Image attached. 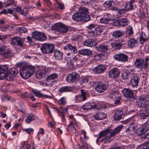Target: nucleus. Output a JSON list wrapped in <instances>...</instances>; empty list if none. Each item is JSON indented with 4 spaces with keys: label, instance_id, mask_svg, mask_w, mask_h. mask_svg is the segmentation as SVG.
I'll list each match as a JSON object with an SVG mask.
<instances>
[{
    "label": "nucleus",
    "instance_id": "48",
    "mask_svg": "<svg viewBox=\"0 0 149 149\" xmlns=\"http://www.w3.org/2000/svg\"><path fill=\"white\" fill-rule=\"evenodd\" d=\"M5 77L6 78V80L10 81L14 78L15 77L12 74H11L10 72H8Z\"/></svg>",
    "mask_w": 149,
    "mask_h": 149
},
{
    "label": "nucleus",
    "instance_id": "1",
    "mask_svg": "<svg viewBox=\"0 0 149 149\" xmlns=\"http://www.w3.org/2000/svg\"><path fill=\"white\" fill-rule=\"evenodd\" d=\"M17 66L21 67L20 75L24 79L29 78L33 75L35 71V68L32 65H27L23 63L17 64Z\"/></svg>",
    "mask_w": 149,
    "mask_h": 149
},
{
    "label": "nucleus",
    "instance_id": "42",
    "mask_svg": "<svg viewBox=\"0 0 149 149\" xmlns=\"http://www.w3.org/2000/svg\"><path fill=\"white\" fill-rule=\"evenodd\" d=\"M146 132L145 131L144 128L142 127V126L136 131L137 134L139 136H141Z\"/></svg>",
    "mask_w": 149,
    "mask_h": 149
},
{
    "label": "nucleus",
    "instance_id": "25",
    "mask_svg": "<svg viewBox=\"0 0 149 149\" xmlns=\"http://www.w3.org/2000/svg\"><path fill=\"white\" fill-rule=\"evenodd\" d=\"M78 53L82 55L90 56L92 54V52L91 50L87 49H82L78 51Z\"/></svg>",
    "mask_w": 149,
    "mask_h": 149
},
{
    "label": "nucleus",
    "instance_id": "41",
    "mask_svg": "<svg viewBox=\"0 0 149 149\" xmlns=\"http://www.w3.org/2000/svg\"><path fill=\"white\" fill-rule=\"evenodd\" d=\"M82 21L87 22L91 19V17L89 15L86 13H82Z\"/></svg>",
    "mask_w": 149,
    "mask_h": 149
},
{
    "label": "nucleus",
    "instance_id": "28",
    "mask_svg": "<svg viewBox=\"0 0 149 149\" xmlns=\"http://www.w3.org/2000/svg\"><path fill=\"white\" fill-rule=\"evenodd\" d=\"M105 66L103 65H100L95 68L93 69L94 72L97 73H101L103 72L105 70Z\"/></svg>",
    "mask_w": 149,
    "mask_h": 149
},
{
    "label": "nucleus",
    "instance_id": "15",
    "mask_svg": "<svg viewBox=\"0 0 149 149\" xmlns=\"http://www.w3.org/2000/svg\"><path fill=\"white\" fill-rule=\"evenodd\" d=\"M103 31V29L102 28L98 26L95 28V30L91 31L88 32V35L91 37H94L100 35Z\"/></svg>",
    "mask_w": 149,
    "mask_h": 149
},
{
    "label": "nucleus",
    "instance_id": "59",
    "mask_svg": "<svg viewBox=\"0 0 149 149\" xmlns=\"http://www.w3.org/2000/svg\"><path fill=\"white\" fill-rule=\"evenodd\" d=\"M142 127L144 128L145 131L147 132L149 129V123H146L141 125Z\"/></svg>",
    "mask_w": 149,
    "mask_h": 149
},
{
    "label": "nucleus",
    "instance_id": "13",
    "mask_svg": "<svg viewBox=\"0 0 149 149\" xmlns=\"http://www.w3.org/2000/svg\"><path fill=\"white\" fill-rule=\"evenodd\" d=\"M122 92L123 95L130 101L133 100L135 98L132 91L128 88L122 90Z\"/></svg>",
    "mask_w": 149,
    "mask_h": 149
},
{
    "label": "nucleus",
    "instance_id": "38",
    "mask_svg": "<svg viewBox=\"0 0 149 149\" xmlns=\"http://www.w3.org/2000/svg\"><path fill=\"white\" fill-rule=\"evenodd\" d=\"M58 77V75L56 73H53L48 75L47 78V82H49L50 81L56 79Z\"/></svg>",
    "mask_w": 149,
    "mask_h": 149
},
{
    "label": "nucleus",
    "instance_id": "62",
    "mask_svg": "<svg viewBox=\"0 0 149 149\" xmlns=\"http://www.w3.org/2000/svg\"><path fill=\"white\" fill-rule=\"evenodd\" d=\"M122 77L124 80L127 79H128V76L126 72H123L122 74Z\"/></svg>",
    "mask_w": 149,
    "mask_h": 149
},
{
    "label": "nucleus",
    "instance_id": "7",
    "mask_svg": "<svg viewBox=\"0 0 149 149\" xmlns=\"http://www.w3.org/2000/svg\"><path fill=\"white\" fill-rule=\"evenodd\" d=\"M99 135V136L96 141L97 144H98L99 140L101 139L100 141L104 144L109 143L111 142L104 130L100 132Z\"/></svg>",
    "mask_w": 149,
    "mask_h": 149
},
{
    "label": "nucleus",
    "instance_id": "21",
    "mask_svg": "<svg viewBox=\"0 0 149 149\" xmlns=\"http://www.w3.org/2000/svg\"><path fill=\"white\" fill-rule=\"evenodd\" d=\"M97 43L95 40L92 38H89L86 40L83 43L84 45L86 46L92 47L97 45Z\"/></svg>",
    "mask_w": 149,
    "mask_h": 149
},
{
    "label": "nucleus",
    "instance_id": "22",
    "mask_svg": "<svg viewBox=\"0 0 149 149\" xmlns=\"http://www.w3.org/2000/svg\"><path fill=\"white\" fill-rule=\"evenodd\" d=\"M63 49L65 50L68 49L72 53L76 54L77 52V47L75 46L72 45L70 43L67 44L66 46L64 47Z\"/></svg>",
    "mask_w": 149,
    "mask_h": 149
},
{
    "label": "nucleus",
    "instance_id": "34",
    "mask_svg": "<svg viewBox=\"0 0 149 149\" xmlns=\"http://www.w3.org/2000/svg\"><path fill=\"white\" fill-rule=\"evenodd\" d=\"M82 13L79 12L74 13L72 16L73 19L77 21H82Z\"/></svg>",
    "mask_w": 149,
    "mask_h": 149
},
{
    "label": "nucleus",
    "instance_id": "8",
    "mask_svg": "<svg viewBox=\"0 0 149 149\" xmlns=\"http://www.w3.org/2000/svg\"><path fill=\"white\" fill-rule=\"evenodd\" d=\"M32 36L34 39L40 41H43L46 39V36L44 33L38 31L33 32Z\"/></svg>",
    "mask_w": 149,
    "mask_h": 149
},
{
    "label": "nucleus",
    "instance_id": "27",
    "mask_svg": "<svg viewBox=\"0 0 149 149\" xmlns=\"http://www.w3.org/2000/svg\"><path fill=\"white\" fill-rule=\"evenodd\" d=\"M123 112L121 110H117L115 113L113 118L115 121L119 120L121 118L123 115Z\"/></svg>",
    "mask_w": 149,
    "mask_h": 149
},
{
    "label": "nucleus",
    "instance_id": "2",
    "mask_svg": "<svg viewBox=\"0 0 149 149\" xmlns=\"http://www.w3.org/2000/svg\"><path fill=\"white\" fill-rule=\"evenodd\" d=\"M137 102L139 107H147L149 105V96L148 95L141 96L137 99Z\"/></svg>",
    "mask_w": 149,
    "mask_h": 149
},
{
    "label": "nucleus",
    "instance_id": "37",
    "mask_svg": "<svg viewBox=\"0 0 149 149\" xmlns=\"http://www.w3.org/2000/svg\"><path fill=\"white\" fill-rule=\"evenodd\" d=\"M54 56L56 59L58 60H61L62 58L63 54L59 50H55L54 53Z\"/></svg>",
    "mask_w": 149,
    "mask_h": 149
},
{
    "label": "nucleus",
    "instance_id": "11",
    "mask_svg": "<svg viewBox=\"0 0 149 149\" xmlns=\"http://www.w3.org/2000/svg\"><path fill=\"white\" fill-rule=\"evenodd\" d=\"M25 40L24 38H21L19 37H14L11 39V44L13 45H18L21 47H23Z\"/></svg>",
    "mask_w": 149,
    "mask_h": 149
},
{
    "label": "nucleus",
    "instance_id": "61",
    "mask_svg": "<svg viewBox=\"0 0 149 149\" xmlns=\"http://www.w3.org/2000/svg\"><path fill=\"white\" fill-rule=\"evenodd\" d=\"M121 99V97L119 95V97H116L115 99H113L115 101L114 104H118L120 102V100Z\"/></svg>",
    "mask_w": 149,
    "mask_h": 149
},
{
    "label": "nucleus",
    "instance_id": "32",
    "mask_svg": "<svg viewBox=\"0 0 149 149\" xmlns=\"http://www.w3.org/2000/svg\"><path fill=\"white\" fill-rule=\"evenodd\" d=\"M148 115L149 112L146 110H142L140 112L139 116L142 119H146Z\"/></svg>",
    "mask_w": 149,
    "mask_h": 149
},
{
    "label": "nucleus",
    "instance_id": "54",
    "mask_svg": "<svg viewBox=\"0 0 149 149\" xmlns=\"http://www.w3.org/2000/svg\"><path fill=\"white\" fill-rule=\"evenodd\" d=\"M109 96L112 99H115L116 97H119V94L116 93V92H114L113 93L110 94Z\"/></svg>",
    "mask_w": 149,
    "mask_h": 149
},
{
    "label": "nucleus",
    "instance_id": "50",
    "mask_svg": "<svg viewBox=\"0 0 149 149\" xmlns=\"http://www.w3.org/2000/svg\"><path fill=\"white\" fill-rule=\"evenodd\" d=\"M113 0H110L105 1L103 3L105 7H111L112 6V3L113 2Z\"/></svg>",
    "mask_w": 149,
    "mask_h": 149
},
{
    "label": "nucleus",
    "instance_id": "51",
    "mask_svg": "<svg viewBox=\"0 0 149 149\" xmlns=\"http://www.w3.org/2000/svg\"><path fill=\"white\" fill-rule=\"evenodd\" d=\"M103 57L102 54H95L94 56V59L96 61H99L101 58Z\"/></svg>",
    "mask_w": 149,
    "mask_h": 149
},
{
    "label": "nucleus",
    "instance_id": "39",
    "mask_svg": "<svg viewBox=\"0 0 149 149\" xmlns=\"http://www.w3.org/2000/svg\"><path fill=\"white\" fill-rule=\"evenodd\" d=\"M135 2L134 0H130V1L128 2H126L125 7L128 10H130L132 9L133 6L132 5L133 3Z\"/></svg>",
    "mask_w": 149,
    "mask_h": 149
},
{
    "label": "nucleus",
    "instance_id": "64",
    "mask_svg": "<svg viewBox=\"0 0 149 149\" xmlns=\"http://www.w3.org/2000/svg\"><path fill=\"white\" fill-rule=\"evenodd\" d=\"M74 123L71 121L70 122V124L68 125V128H70L71 129H75L74 127Z\"/></svg>",
    "mask_w": 149,
    "mask_h": 149
},
{
    "label": "nucleus",
    "instance_id": "63",
    "mask_svg": "<svg viewBox=\"0 0 149 149\" xmlns=\"http://www.w3.org/2000/svg\"><path fill=\"white\" fill-rule=\"evenodd\" d=\"M95 27V25L94 24H92L89 25L87 28L88 29L91 30L94 28Z\"/></svg>",
    "mask_w": 149,
    "mask_h": 149
},
{
    "label": "nucleus",
    "instance_id": "49",
    "mask_svg": "<svg viewBox=\"0 0 149 149\" xmlns=\"http://www.w3.org/2000/svg\"><path fill=\"white\" fill-rule=\"evenodd\" d=\"M17 31L19 33H25L27 31L26 29L24 27L18 28L17 29Z\"/></svg>",
    "mask_w": 149,
    "mask_h": 149
},
{
    "label": "nucleus",
    "instance_id": "20",
    "mask_svg": "<svg viewBox=\"0 0 149 149\" xmlns=\"http://www.w3.org/2000/svg\"><path fill=\"white\" fill-rule=\"evenodd\" d=\"M138 43V40L133 38H130L127 41V45L131 48L137 46Z\"/></svg>",
    "mask_w": 149,
    "mask_h": 149
},
{
    "label": "nucleus",
    "instance_id": "60",
    "mask_svg": "<svg viewBox=\"0 0 149 149\" xmlns=\"http://www.w3.org/2000/svg\"><path fill=\"white\" fill-rule=\"evenodd\" d=\"M23 130L28 134H30L33 132V129L32 128L23 129Z\"/></svg>",
    "mask_w": 149,
    "mask_h": 149
},
{
    "label": "nucleus",
    "instance_id": "56",
    "mask_svg": "<svg viewBox=\"0 0 149 149\" xmlns=\"http://www.w3.org/2000/svg\"><path fill=\"white\" fill-rule=\"evenodd\" d=\"M88 10L87 8L81 7L79 9V12L81 13H86L88 12Z\"/></svg>",
    "mask_w": 149,
    "mask_h": 149
},
{
    "label": "nucleus",
    "instance_id": "47",
    "mask_svg": "<svg viewBox=\"0 0 149 149\" xmlns=\"http://www.w3.org/2000/svg\"><path fill=\"white\" fill-rule=\"evenodd\" d=\"M16 11L18 13L22 15H25L24 10H22V8L18 6H17L15 8Z\"/></svg>",
    "mask_w": 149,
    "mask_h": 149
},
{
    "label": "nucleus",
    "instance_id": "31",
    "mask_svg": "<svg viewBox=\"0 0 149 149\" xmlns=\"http://www.w3.org/2000/svg\"><path fill=\"white\" fill-rule=\"evenodd\" d=\"M32 92L36 96L38 97H45L46 98H50L51 97V96L49 95H43L40 91H39L38 90H33L32 91Z\"/></svg>",
    "mask_w": 149,
    "mask_h": 149
},
{
    "label": "nucleus",
    "instance_id": "16",
    "mask_svg": "<svg viewBox=\"0 0 149 149\" xmlns=\"http://www.w3.org/2000/svg\"><path fill=\"white\" fill-rule=\"evenodd\" d=\"M81 95H76L75 97V100L77 102H80L82 101H85L86 100L87 94L84 90H81Z\"/></svg>",
    "mask_w": 149,
    "mask_h": 149
},
{
    "label": "nucleus",
    "instance_id": "29",
    "mask_svg": "<svg viewBox=\"0 0 149 149\" xmlns=\"http://www.w3.org/2000/svg\"><path fill=\"white\" fill-rule=\"evenodd\" d=\"M148 38L146 36V33L142 31L141 32V34L140 35L139 38L140 43L143 44L148 40Z\"/></svg>",
    "mask_w": 149,
    "mask_h": 149
},
{
    "label": "nucleus",
    "instance_id": "14",
    "mask_svg": "<svg viewBox=\"0 0 149 149\" xmlns=\"http://www.w3.org/2000/svg\"><path fill=\"white\" fill-rule=\"evenodd\" d=\"M113 58L116 60L123 62L127 61L128 58L127 55L123 54H115L114 55Z\"/></svg>",
    "mask_w": 149,
    "mask_h": 149
},
{
    "label": "nucleus",
    "instance_id": "36",
    "mask_svg": "<svg viewBox=\"0 0 149 149\" xmlns=\"http://www.w3.org/2000/svg\"><path fill=\"white\" fill-rule=\"evenodd\" d=\"M94 103H87L83 105L82 108L84 110L91 109L95 107Z\"/></svg>",
    "mask_w": 149,
    "mask_h": 149
},
{
    "label": "nucleus",
    "instance_id": "53",
    "mask_svg": "<svg viewBox=\"0 0 149 149\" xmlns=\"http://www.w3.org/2000/svg\"><path fill=\"white\" fill-rule=\"evenodd\" d=\"M14 77H15L18 73L17 70L15 68H12L9 72Z\"/></svg>",
    "mask_w": 149,
    "mask_h": 149
},
{
    "label": "nucleus",
    "instance_id": "33",
    "mask_svg": "<svg viewBox=\"0 0 149 149\" xmlns=\"http://www.w3.org/2000/svg\"><path fill=\"white\" fill-rule=\"evenodd\" d=\"M72 90V88L70 86H62L58 89V91L59 93H62L63 92H69Z\"/></svg>",
    "mask_w": 149,
    "mask_h": 149
},
{
    "label": "nucleus",
    "instance_id": "3",
    "mask_svg": "<svg viewBox=\"0 0 149 149\" xmlns=\"http://www.w3.org/2000/svg\"><path fill=\"white\" fill-rule=\"evenodd\" d=\"M123 127V125H120L115 128L113 131L111 129H109L104 130L111 142L113 139L112 138L114 137L116 134L120 131Z\"/></svg>",
    "mask_w": 149,
    "mask_h": 149
},
{
    "label": "nucleus",
    "instance_id": "26",
    "mask_svg": "<svg viewBox=\"0 0 149 149\" xmlns=\"http://www.w3.org/2000/svg\"><path fill=\"white\" fill-rule=\"evenodd\" d=\"M95 48L96 50L100 52H105L107 51L108 49V46L103 44L97 46Z\"/></svg>",
    "mask_w": 149,
    "mask_h": 149
},
{
    "label": "nucleus",
    "instance_id": "45",
    "mask_svg": "<svg viewBox=\"0 0 149 149\" xmlns=\"http://www.w3.org/2000/svg\"><path fill=\"white\" fill-rule=\"evenodd\" d=\"M5 5L6 7H7L10 6H15L16 4L15 1L11 0L6 2L5 3Z\"/></svg>",
    "mask_w": 149,
    "mask_h": 149
},
{
    "label": "nucleus",
    "instance_id": "44",
    "mask_svg": "<svg viewBox=\"0 0 149 149\" xmlns=\"http://www.w3.org/2000/svg\"><path fill=\"white\" fill-rule=\"evenodd\" d=\"M58 102L60 104L65 105L67 103L66 98L64 97H62L58 100Z\"/></svg>",
    "mask_w": 149,
    "mask_h": 149
},
{
    "label": "nucleus",
    "instance_id": "35",
    "mask_svg": "<svg viewBox=\"0 0 149 149\" xmlns=\"http://www.w3.org/2000/svg\"><path fill=\"white\" fill-rule=\"evenodd\" d=\"M125 33L127 36H132L134 34L132 27L130 25L127 26L126 29Z\"/></svg>",
    "mask_w": 149,
    "mask_h": 149
},
{
    "label": "nucleus",
    "instance_id": "52",
    "mask_svg": "<svg viewBox=\"0 0 149 149\" xmlns=\"http://www.w3.org/2000/svg\"><path fill=\"white\" fill-rule=\"evenodd\" d=\"M54 109L55 110V111L58 113L59 115L62 117L63 121L65 120V118L64 116V115L61 111L60 112L59 110L56 108L54 107Z\"/></svg>",
    "mask_w": 149,
    "mask_h": 149
},
{
    "label": "nucleus",
    "instance_id": "18",
    "mask_svg": "<svg viewBox=\"0 0 149 149\" xmlns=\"http://www.w3.org/2000/svg\"><path fill=\"white\" fill-rule=\"evenodd\" d=\"M120 73L119 70L117 68H113L109 72L110 77L112 78H117Z\"/></svg>",
    "mask_w": 149,
    "mask_h": 149
},
{
    "label": "nucleus",
    "instance_id": "19",
    "mask_svg": "<svg viewBox=\"0 0 149 149\" xmlns=\"http://www.w3.org/2000/svg\"><path fill=\"white\" fill-rule=\"evenodd\" d=\"M139 78L136 75H134L131 77L130 83L133 87H135L138 85Z\"/></svg>",
    "mask_w": 149,
    "mask_h": 149
},
{
    "label": "nucleus",
    "instance_id": "30",
    "mask_svg": "<svg viewBox=\"0 0 149 149\" xmlns=\"http://www.w3.org/2000/svg\"><path fill=\"white\" fill-rule=\"evenodd\" d=\"M38 119V117L34 114H31L27 117L25 120V121L27 123H30L31 121Z\"/></svg>",
    "mask_w": 149,
    "mask_h": 149
},
{
    "label": "nucleus",
    "instance_id": "58",
    "mask_svg": "<svg viewBox=\"0 0 149 149\" xmlns=\"http://www.w3.org/2000/svg\"><path fill=\"white\" fill-rule=\"evenodd\" d=\"M80 56L79 55H74L73 56L72 59L75 61H78L79 62H81V59H80Z\"/></svg>",
    "mask_w": 149,
    "mask_h": 149
},
{
    "label": "nucleus",
    "instance_id": "46",
    "mask_svg": "<svg viewBox=\"0 0 149 149\" xmlns=\"http://www.w3.org/2000/svg\"><path fill=\"white\" fill-rule=\"evenodd\" d=\"M110 21V18L105 17L102 18L100 19V22L101 23L105 24H108Z\"/></svg>",
    "mask_w": 149,
    "mask_h": 149
},
{
    "label": "nucleus",
    "instance_id": "24",
    "mask_svg": "<svg viewBox=\"0 0 149 149\" xmlns=\"http://www.w3.org/2000/svg\"><path fill=\"white\" fill-rule=\"evenodd\" d=\"M13 54L12 50L10 48H7V47L5 49L3 56L6 58H8L13 57Z\"/></svg>",
    "mask_w": 149,
    "mask_h": 149
},
{
    "label": "nucleus",
    "instance_id": "4",
    "mask_svg": "<svg viewBox=\"0 0 149 149\" xmlns=\"http://www.w3.org/2000/svg\"><path fill=\"white\" fill-rule=\"evenodd\" d=\"M52 28L53 29L63 33H66L68 30L67 26L61 23L56 24Z\"/></svg>",
    "mask_w": 149,
    "mask_h": 149
},
{
    "label": "nucleus",
    "instance_id": "5",
    "mask_svg": "<svg viewBox=\"0 0 149 149\" xmlns=\"http://www.w3.org/2000/svg\"><path fill=\"white\" fill-rule=\"evenodd\" d=\"M79 75L77 73L72 72L68 74L65 78L66 81L69 83H74L79 80Z\"/></svg>",
    "mask_w": 149,
    "mask_h": 149
},
{
    "label": "nucleus",
    "instance_id": "12",
    "mask_svg": "<svg viewBox=\"0 0 149 149\" xmlns=\"http://www.w3.org/2000/svg\"><path fill=\"white\" fill-rule=\"evenodd\" d=\"M109 86V85L107 84L99 82L95 86V90L99 93H102L107 90Z\"/></svg>",
    "mask_w": 149,
    "mask_h": 149
},
{
    "label": "nucleus",
    "instance_id": "9",
    "mask_svg": "<svg viewBox=\"0 0 149 149\" xmlns=\"http://www.w3.org/2000/svg\"><path fill=\"white\" fill-rule=\"evenodd\" d=\"M135 68L142 70L143 69L147 68L144 63V59L142 58H137L135 60L134 64Z\"/></svg>",
    "mask_w": 149,
    "mask_h": 149
},
{
    "label": "nucleus",
    "instance_id": "10",
    "mask_svg": "<svg viewBox=\"0 0 149 149\" xmlns=\"http://www.w3.org/2000/svg\"><path fill=\"white\" fill-rule=\"evenodd\" d=\"M50 71L49 68L43 67L42 70H39L36 72V77L38 79H42L45 77L46 74L49 73Z\"/></svg>",
    "mask_w": 149,
    "mask_h": 149
},
{
    "label": "nucleus",
    "instance_id": "23",
    "mask_svg": "<svg viewBox=\"0 0 149 149\" xmlns=\"http://www.w3.org/2000/svg\"><path fill=\"white\" fill-rule=\"evenodd\" d=\"M94 119L96 120H100L104 119L106 117V115L104 113L99 112L97 113L93 116Z\"/></svg>",
    "mask_w": 149,
    "mask_h": 149
},
{
    "label": "nucleus",
    "instance_id": "17",
    "mask_svg": "<svg viewBox=\"0 0 149 149\" xmlns=\"http://www.w3.org/2000/svg\"><path fill=\"white\" fill-rule=\"evenodd\" d=\"M8 72V69L6 65L1 66L0 67V80L4 79Z\"/></svg>",
    "mask_w": 149,
    "mask_h": 149
},
{
    "label": "nucleus",
    "instance_id": "6",
    "mask_svg": "<svg viewBox=\"0 0 149 149\" xmlns=\"http://www.w3.org/2000/svg\"><path fill=\"white\" fill-rule=\"evenodd\" d=\"M41 50L43 53L48 54L52 53L54 49L53 45L50 44H44L40 48Z\"/></svg>",
    "mask_w": 149,
    "mask_h": 149
},
{
    "label": "nucleus",
    "instance_id": "57",
    "mask_svg": "<svg viewBox=\"0 0 149 149\" xmlns=\"http://www.w3.org/2000/svg\"><path fill=\"white\" fill-rule=\"evenodd\" d=\"M7 47L4 45L0 46V55L3 56L5 49Z\"/></svg>",
    "mask_w": 149,
    "mask_h": 149
},
{
    "label": "nucleus",
    "instance_id": "40",
    "mask_svg": "<svg viewBox=\"0 0 149 149\" xmlns=\"http://www.w3.org/2000/svg\"><path fill=\"white\" fill-rule=\"evenodd\" d=\"M123 35V32L120 31H114L113 34V37L115 38H119Z\"/></svg>",
    "mask_w": 149,
    "mask_h": 149
},
{
    "label": "nucleus",
    "instance_id": "43",
    "mask_svg": "<svg viewBox=\"0 0 149 149\" xmlns=\"http://www.w3.org/2000/svg\"><path fill=\"white\" fill-rule=\"evenodd\" d=\"M120 22V26H125L128 24V20L125 18H122L119 19Z\"/></svg>",
    "mask_w": 149,
    "mask_h": 149
},
{
    "label": "nucleus",
    "instance_id": "55",
    "mask_svg": "<svg viewBox=\"0 0 149 149\" xmlns=\"http://www.w3.org/2000/svg\"><path fill=\"white\" fill-rule=\"evenodd\" d=\"M112 46L116 49L118 50L122 47V45L120 43H113L112 45Z\"/></svg>",
    "mask_w": 149,
    "mask_h": 149
}]
</instances>
